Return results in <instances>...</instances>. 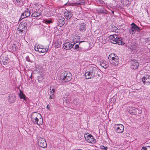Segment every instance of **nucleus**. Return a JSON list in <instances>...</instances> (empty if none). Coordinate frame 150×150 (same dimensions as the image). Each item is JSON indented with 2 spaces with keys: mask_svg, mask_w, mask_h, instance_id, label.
I'll use <instances>...</instances> for the list:
<instances>
[{
  "mask_svg": "<svg viewBox=\"0 0 150 150\" xmlns=\"http://www.w3.org/2000/svg\"><path fill=\"white\" fill-rule=\"evenodd\" d=\"M108 59L110 62L113 65L116 66L119 62V57L115 54L111 53L109 55Z\"/></svg>",
  "mask_w": 150,
  "mask_h": 150,
  "instance_id": "4",
  "label": "nucleus"
},
{
  "mask_svg": "<svg viewBox=\"0 0 150 150\" xmlns=\"http://www.w3.org/2000/svg\"><path fill=\"white\" fill-rule=\"evenodd\" d=\"M8 58L6 55L2 54L0 58V62H2L4 65H6L8 63Z\"/></svg>",
  "mask_w": 150,
  "mask_h": 150,
  "instance_id": "15",
  "label": "nucleus"
},
{
  "mask_svg": "<svg viewBox=\"0 0 150 150\" xmlns=\"http://www.w3.org/2000/svg\"><path fill=\"white\" fill-rule=\"evenodd\" d=\"M141 150H150V146H144L142 147Z\"/></svg>",
  "mask_w": 150,
  "mask_h": 150,
  "instance_id": "28",
  "label": "nucleus"
},
{
  "mask_svg": "<svg viewBox=\"0 0 150 150\" xmlns=\"http://www.w3.org/2000/svg\"><path fill=\"white\" fill-rule=\"evenodd\" d=\"M46 22L47 23H52V21L50 20H47L46 21Z\"/></svg>",
  "mask_w": 150,
  "mask_h": 150,
  "instance_id": "36",
  "label": "nucleus"
},
{
  "mask_svg": "<svg viewBox=\"0 0 150 150\" xmlns=\"http://www.w3.org/2000/svg\"><path fill=\"white\" fill-rule=\"evenodd\" d=\"M74 41L76 43L79 42L80 40V36L77 35H75L73 36Z\"/></svg>",
  "mask_w": 150,
  "mask_h": 150,
  "instance_id": "24",
  "label": "nucleus"
},
{
  "mask_svg": "<svg viewBox=\"0 0 150 150\" xmlns=\"http://www.w3.org/2000/svg\"><path fill=\"white\" fill-rule=\"evenodd\" d=\"M47 109L48 110H50V105L49 104H48V105H47Z\"/></svg>",
  "mask_w": 150,
  "mask_h": 150,
  "instance_id": "35",
  "label": "nucleus"
},
{
  "mask_svg": "<svg viewBox=\"0 0 150 150\" xmlns=\"http://www.w3.org/2000/svg\"><path fill=\"white\" fill-rule=\"evenodd\" d=\"M131 25L132 26L130 28L129 30V32L130 34L132 35L134 34L136 32V31H139L140 30V28L134 23H132Z\"/></svg>",
  "mask_w": 150,
  "mask_h": 150,
  "instance_id": "7",
  "label": "nucleus"
},
{
  "mask_svg": "<svg viewBox=\"0 0 150 150\" xmlns=\"http://www.w3.org/2000/svg\"><path fill=\"white\" fill-rule=\"evenodd\" d=\"M41 13L39 11H36L34 12L32 15V17H38L41 15Z\"/></svg>",
  "mask_w": 150,
  "mask_h": 150,
  "instance_id": "25",
  "label": "nucleus"
},
{
  "mask_svg": "<svg viewBox=\"0 0 150 150\" xmlns=\"http://www.w3.org/2000/svg\"><path fill=\"white\" fill-rule=\"evenodd\" d=\"M58 43V42H56L55 43V44H56L57 43Z\"/></svg>",
  "mask_w": 150,
  "mask_h": 150,
  "instance_id": "41",
  "label": "nucleus"
},
{
  "mask_svg": "<svg viewBox=\"0 0 150 150\" xmlns=\"http://www.w3.org/2000/svg\"><path fill=\"white\" fill-rule=\"evenodd\" d=\"M81 4H83L84 3V2H81Z\"/></svg>",
  "mask_w": 150,
  "mask_h": 150,
  "instance_id": "39",
  "label": "nucleus"
},
{
  "mask_svg": "<svg viewBox=\"0 0 150 150\" xmlns=\"http://www.w3.org/2000/svg\"><path fill=\"white\" fill-rule=\"evenodd\" d=\"M64 14L65 18L67 21H69L73 15L72 13L69 11H67L65 12L64 13Z\"/></svg>",
  "mask_w": 150,
  "mask_h": 150,
  "instance_id": "16",
  "label": "nucleus"
},
{
  "mask_svg": "<svg viewBox=\"0 0 150 150\" xmlns=\"http://www.w3.org/2000/svg\"><path fill=\"white\" fill-rule=\"evenodd\" d=\"M84 137L86 140L89 143H94L96 142V139L93 138V136L91 134H85Z\"/></svg>",
  "mask_w": 150,
  "mask_h": 150,
  "instance_id": "8",
  "label": "nucleus"
},
{
  "mask_svg": "<svg viewBox=\"0 0 150 150\" xmlns=\"http://www.w3.org/2000/svg\"><path fill=\"white\" fill-rule=\"evenodd\" d=\"M100 149L102 150H107V148L103 146H100Z\"/></svg>",
  "mask_w": 150,
  "mask_h": 150,
  "instance_id": "32",
  "label": "nucleus"
},
{
  "mask_svg": "<svg viewBox=\"0 0 150 150\" xmlns=\"http://www.w3.org/2000/svg\"><path fill=\"white\" fill-rule=\"evenodd\" d=\"M100 65L105 69L106 68L108 67V62L104 60L100 61Z\"/></svg>",
  "mask_w": 150,
  "mask_h": 150,
  "instance_id": "22",
  "label": "nucleus"
},
{
  "mask_svg": "<svg viewBox=\"0 0 150 150\" xmlns=\"http://www.w3.org/2000/svg\"><path fill=\"white\" fill-rule=\"evenodd\" d=\"M111 12H112V14H114V11H112Z\"/></svg>",
  "mask_w": 150,
  "mask_h": 150,
  "instance_id": "38",
  "label": "nucleus"
},
{
  "mask_svg": "<svg viewBox=\"0 0 150 150\" xmlns=\"http://www.w3.org/2000/svg\"><path fill=\"white\" fill-rule=\"evenodd\" d=\"M26 18V17H25V16L24 15H23V13L22 14H21V18H20V19H23L25 18Z\"/></svg>",
  "mask_w": 150,
  "mask_h": 150,
  "instance_id": "34",
  "label": "nucleus"
},
{
  "mask_svg": "<svg viewBox=\"0 0 150 150\" xmlns=\"http://www.w3.org/2000/svg\"><path fill=\"white\" fill-rule=\"evenodd\" d=\"M31 121L35 124L40 125L43 124L42 117L40 114L34 112L30 116Z\"/></svg>",
  "mask_w": 150,
  "mask_h": 150,
  "instance_id": "1",
  "label": "nucleus"
},
{
  "mask_svg": "<svg viewBox=\"0 0 150 150\" xmlns=\"http://www.w3.org/2000/svg\"><path fill=\"white\" fill-rule=\"evenodd\" d=\"M26 60L27 61L29 62H32L31 60L30 59L29 57L28 56H27L26 57Z\"/></svg>",
  "mask_w": 150,
  "mask_h": 150,
  "instance_id": "31",
  "label": "nucleus"
},
{
  "mask_svg": "<svg viewBox=\"0 0 150 150\" xmlns=\"http://www.w3.org/2000/svg\"><path fill=\"white\" fill-rule=\"evenodd\" d=\"M16 96L15 94L12 93L9 94L8 97V100L9 103H14L16 100Z\"/></svg>",
  "mask_w": 150,
  "mask_h": 150,
  "instance_id": "11",
  "label": "nucleus"
},
{
  "mask_svg": "<svg viewBox=\"0 0 150 150\" xmlns=\"http://www.w3.org/2000/svg\"><path fill=\"white\" fill-rule=\"evenodd\" d=\"M32 77V75H31V76L30 77V78H31Z\"/></svg>",
  "mask_w": 150,
  "mask_h": 150,
  "instance_id": "40",
  "label": "nucleus"
},
{
  "mask_svg": "<svg viewBox=\"0 0 150 150\" xmlns=\"http://www.w3.org/2000/svg\"><path fill=\"white\" fill-rule=\"evenodd\" d=\"M139 66V63L138 62L135 60L132 61L131 64V67L134 69H137Z\"/></svg>",
  "mask_w": 150,
  "mask_h": 150,
  "instance_id": "17",
  "label": "nucleus"
},
{
  "mask_svg": "<svg viewBox=\"0 0 150 150\" xmlns=\"http://www.w3.org/2000/svg\"><path fill=\"white\" fill-rule=\"evenodd\" d=\"M39 146L43 148H46L47 145L45 139L43 138L38 137L37 139Z\"/></svg>",
  "mask_w": 150,
  "mask_h": 150,
  "instance_id": "6",
  "label": "nucleus"
},
{
  "mask_svg": "<svg viewBox=\"0 0 150 150\" xmlns=\"http://www.w3.org/2000/svg\"><path fill=\"white\" fill-rule=\"evenodd\" d=\"M49 49V46L45 47L41 45H38L37 47L35 46V51L40 52L44 53L48 52Z\"/></svg>",
  "mask_w": 150,
  "mask_h": 150,
  "instance_id": "5",
  "label": "nucleus"
},
{
  "mask_svg": "<svg viewBox=\"0 0 150 150\" xmlns=\"http://www.w3.org/2000/svg\"><path fill=\"white\" fill-rule=\"evenodd\" d=\"M84 42V41H81L79 43V45L77 44L75 46V47H74V48L76 49L77 50H79L78 49L79 48V45L80 44V43L82 42Z\"/></svg>",
  "mask_w": 150,
  "mask_h": 150,
  "instance_id": "30",
  "label": "nucleus"
},
{
  "mask_svg": "<svg viewBox=\"0 0 150 150\" xmlns=\"http://www.w3.org/2000/svg\"><path fill=\"white\" fill-rule=\"evenodd\" d=\"M21 1L22 0H16V1H15V3L17 5L21 6L22 5L21 4Z\"/></svg>",
  "mask_w": 150,
  "mask_h": 150,
  "instance_id": "29",
  "label": "nucleus"
},
{
  "mask_svg": "<svg viewBox=\"0 0 150 150\" xmlns=\"http://www.w3.org/2000/svg\"><path fill=\"white\" fill-rule=\"evenodd\" d=\"M12 47L13 48L12 49L13 51H16V46L15 45H13V46H12Z\"/></svg>",
  "mask_w": 150,
  "mask_h": 150,
  "instance_id": "33",
  "label": "nucleus"
},
{
  "mask_svg": "<svg viewBox=\"0 0 150 150\" xmlns=\"http://www.w3.org/2000/svg\"><path fill=\"white\" fill-rule=\"evenodd\" d=\"M19 95L21 99H23L25 102H27V98L26 97L23 93L21 90L20 91V93H19Z\"/></svg>",
  "mask_w": 150,
  "mask_h": 150,
  "instance_id": "19",
  "label": "nucleus"
},
{
  "mask_svg": "<svg viewBox=\"0 0 150 150\" xmlns=\"http://www.w3.org/2000/svg\"><path fill=\"white\" fill-rule=\"evenodd\" d=\"M65 19L62 17H59L58 20V25L61 27L65 23Z\"/></svg>",
  "mask_w": 150,
  "mask_h": 150,
  "instance_id": "18",
  "label": "nucleus"
},
{
  "mask_svg": "<svg viewBox=\"0 0 150 150\" xmlns=\"http://www.w3.org/2000/svg\"><path fill=\"white\" fill-rule=\"evenodd\" d=\"M109 38L110 42L113 44L120 45H124L125 43L122 41V38L118 37L116 35H110L109 36Z\"/></svg>",
  "mask_w": 150,
  "mask_h": 150,
  "instance_id": "2",
  "label": "nucleus"
},
{
  "mask_svg": "<svg viewBox=\"0 0 150 150\" xmlns=\"http://www.w3.org/2000/svg\"><path fill=\"white\" fill-rule=\"evenodd\" d=\"M79 30L80 31H85L86 30V24L84 23H81L79 24Z\"/></svg>",
  "mask_w": 150,
  "mask_h": 150,
  "instance_id": "21",
  "label": "nucleus"
},
{
  "mask_svg": "<svg viewBox=\"0 0 150 150\" xmlns=\"http://www.w3.org/2000/svg\"><path fill=\"white\" fill-rule=\"evenodd\" d=\"M97 11L98 13H107V11L104 8L98 9L97 10Z\"/></svg>",
  "mask_w": 150,
  "mask_h": 150,
  "instance_id": "27",
  "label": "nucleus"
},
{
  "mask_svg": "<svg viewBox=\"0 0 150 150\" xmlns=\"http://www.w3.org/2000/svg\"><path fill=\"white\" fill-rule=\"evenodd\" d=\"M115 131L118 133H122L124 129V127L121 124H116L115 127Z\"/></svg>",
  "mask_w": 150,
  "mask_h": 150,
  "instance_id": "10",
  "label": "nucleus"
},
{
  "mask_svg": "<svg viewBox=\"0 0 150 150\" xmlns=\"http://www.w3.org/2000/svg\"><path fill=\"white\" fill-rule=\"evenodd\" d=\"M50 98L53 99L54 98V93L55 92V89L54 88H52L51 87L50 88Z\"/></svg>",
  "mask_w": 150,
  "mask_h": 150,
  "instance_id": "23",
  "label": "nucleus"
},
{
  "mask_svg": "<svg viewBox=\"0 0 150 150\" xmlns=\"http://www.w3.org/2000/svg\"><path fill=\"white\" fill-rule=\"evenodd\" d=\"M88 71L94 77L96 75L98 72V69L96 67H89Z\"/></svg>",
  "mask_w": 150,
  "mask_h": 150,
  "instance_id": "12",
  "label": "nucleus"
},
{
  "mask_svg": "<svg viewBox=\"0 0 150 150\" xmlns=\"http://www.w3.org/2000/svg\"><path fill=\"white\" fill-rule=\"evenodd\" d=\"M26 24L25 23L21 22L19 25L18 28V30L21 32L23 33L25 32L26 29L27 28Z\"/></svg>",
  "mask_w": 150,
  "mask_h": 150,
  "instance_id": "9",
  "label": "nucleus"
},
{
  "mask_svg": "<svg viewBox=\"0 0 150 150\" xmlns=\"http://www.w3.org/2000/svg\"><path fill=\"white\" fill-rule=\"evenodd\" d=\"M85 78L87 79L93 78L94 77L93 76H92V74L89 72L88 70L85 73Z\"/></svg>",
  "mask_w": 150,
  "mask_h": 150,
  "instance_id": "20",
  "label": "nucleus"
},
{
  "mask_svg": "<svg viewBox=\"0 0 150 150\" xmlns=\"http://www.w3.org/2000/svg\"><path fill=\"white\" fill-rule=\"evenodd\" d=\"M55 46H57V47H58L60 46V44H59L58 45H56Z\"/></svg>",
  "mask_w": 150,
  "mask_h": 150,
  "instance_id": "37",
  "label": "nucleus"
},
{
  "mask_svg": "<svg viewBox=\"0 0 150 150\" xmlns=\"http://www.w3.org/2000/svg\"><path fill=\"white\" fill-rule=\"evenodd\" d=\"M142 81L145 85L150 84V76L146 75L144 76L142 78Z\"/></svg>",
  "mask_w": 150,
  "mask_h": 150,
  "instance_id": "14",
  "label": "nucleus"
},
{
  "mask_svg": "<svg viewBox=\"0 0 150 150\" xmlns=\"http://www.w3.org/2000/svg\"><path fill=\"white\" fill-rule=\"evenodd\" d=\"M61 78L62 83H64L70 81L72 79L71 74L67 71L63 72L61 74Z\"/></svg>",
  "mask_w": 150,
  "mask_h": 150,
  "instance_id": "3",
  "label": "nucleus"
},
{
  "mask_svg": "<svg viewBox=\"0 0 150 150\" xmlns=\"http://www.w3.org/2000/svg\"><path fill=\"white\" fill-rule=\"evenodd\" d=\"M23 13V15H24L25 17H27L29 16L31 14V12L28 9H26Z\"/></svg>",
  "mask_w": 150,
  "mask_h": 150,
  "instance_id": "26",
  "label": "nucleus"
},
{
  "mask_svg": "<svg viewBox=\"0 0 150 150\" xmlns=\"http://www.w3.org/2000/svg\"><path fill=\"white\" fill-rule=\"evenodd\" d=\"M75 43V42L71 43L69 42H67L63 44V47L66 50L70 49L72 48Z\"/></svg>",
  "mask_w": 150,
  "mask_h": 150,
  "instance_id": "13",
  "label": "nucleus"
}]
</instances>
